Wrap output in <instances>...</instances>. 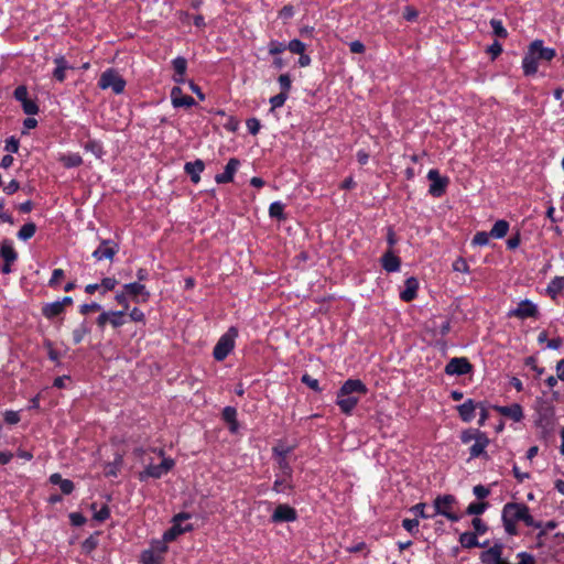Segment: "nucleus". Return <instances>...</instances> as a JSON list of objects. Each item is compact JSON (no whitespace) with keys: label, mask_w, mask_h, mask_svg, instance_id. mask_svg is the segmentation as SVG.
<instances>
[{"label":"nucleus","mask_w":564,"mask_h":564,"mask_svg":"<svg viewBox=\"0 0 564 564\" xmlns=\"http://www.w3.org/2000/svg\"><path fill=\"white\" fill-rule=\"evenodd\" d=\"M117 283L118 282L115 278H104L99 284V286L102 289V294H105L107 291H112Z\"/></svg>","instance_id":"nucleus-59"},{"label":"nucleus","mask_w":564,"mask_h":564,"mask_svg":"<svg viewBox=\"0 0 564 564\" xmlns=\"http://www.w3.org/2000/svg\"><path fill=\"white\" fill-rule=\"evenodd\" d=\"M425 508H426V505L423 503V502H420L415 506H413L411 508V511L416 516V517H421L423 519H427V518H433L434 517V513L433 514H427L425 513Z\"/></svg>","instance_id":"nucleus-55"},{"label":"nucleus","mask_w":564,"mask_h":564,"mask_svg":"<svg viewBox=\"0 0 564 564\" xmlns=\"http://www.w3.org/2000/svg\"><path fill=\"white\" fill-rule=\"evenodd\" d=\"M238 336V330L230 327L224 335L220 336L213 350V357L217 361H223L227 358L235 347V339Z\"/></svg>","instance_id":"nucleus-3"},{"label":"nucleus","mask_w":564,"mask_h":564,"mask_svg":"<svg viewBox=\"0 0 564 564\" xmlns=\"http://www.w3.org/2000/svg\"><path fill=\"white\" fill-rule=\"evenodd\" d=\"M522 522L527 527H530V528H535V529H541L542 528V522L541 521H535L533 519V517L530 514V509L527 510V512H525V514L523 517Z\"/></svg>","instance_id":"nucleus-61"},{"label":"nucleus","mask_w":564,"mask_h":564,"mask_svg":"<svg viewBox=\"0 0 564 564\" xmlns=\"http://www.w3.org/2000/svg\"><path fill=\"white\" fill-rule=\"evenodd\" d=\"M149 549L164 560V554L167 551V541L163 536L161 540H153Z\"/></svg>","instance_id":"nucleus-37"},{"label":"nucleus","mask_w":564,"mask_h":564,"mask_svg":"<svg viewBox=\"0 0 564 564\" xmlns=\"http://www.w3.org/2000/svg\"><path fill=\"white\" fill-rule=\"evenodd\" d=\"M36 231V225L33 221L24 224L18 231V238L22 241L31 239Z\"/></svg>","instance_id":"nucleus-33"},{"label":"nucleus","mask_w":564,"mask_h":564,"mask_svg":"<svg viewBox=\"0 0 564 564\" xmlns=\"http://www.w3.org/2000/svg\"><path fill=\"white\" fill-rule=\"evenodd\" d=\"M508 230H509V223L507 220L500 219L494 224V226L490 230V236L494 238L500 239V238H503L508 234Z\"/></svg>","instance_id":"nucleus-30"},{"label":"nucleus","mask_w":564,"mask_h":564,"mask_svg":"<svg viewBox=\"0 0 564 564\" xmlns=\"http://www.w3.org/2000/svg\"><path fill=\"white\" fill-rule=\"evenodd\" d=\"M539 311L535 304L529 300H523L518 304L517 308L510 311L509 316H516L524 319L529 317H536Z\"/></svg>","instance_id":"nucleus-13"},{"label":"nucleus","mask_w":564,"mask_h":564,"mask_svg":"<svg viewBox=\"0 0 564 564\" xmlns=\"http://www.w3.org/2000/svg\"><path fill=\"white\" fill-rule=\"evenodd\" d=\"M490 26L492 29L494 34L497 37L506 39L508 36V31L506 30V28L503 26V24L500 20L491 19Z\"/></svg>","instance_id":"nucleus-41"},{"label":"nucleus","mask_w":564,"mask_h":564,"mask_svg":"<svg viewBox=\"0 0 564 564\" xmlns=\"http://www.w3.org/2000/svg\"><path fill=\"white\" fill-rule=\"evenodd\" d=\"M459 543L465 549H473L479 545V541L477 539L476 533L473 532H464L459 536Z\"/></svg>","instance_id":"nucleus-32"},{"label":"nucleus","mask_w":564,"mask_h":564,"mask_svg":"<svg viewBox=\"0 0 564 564\" xmlns=\"http://www.w3.org/2000/svg\"><path fill=\"white\" fill-rule=\"evenodd\" d=\"M223 420L228 424L237 419V410L234 406H226L221 413Z\"/></svg>","instance_id":"nucleus-56"},{"label":"nucleus","mask_w":564,"mask_h":564,"mask_svg":"<svg viewBox=\"0 0 564 564\" xmlns=\"http://www.w3.org/2000/svg\"><path fill=\"white\" fill-rule=\"evenodd\" d=\"M278 82L281 88V93H285L286 95H289V91L291 90L292 87V80L290 75L281 74L278 78Z\"/></svg>","instance_id":"nucleus-47"},{"label":"nucleus","mask_w":564,"mask_h":564,"mask_svg":"<svg viewBox=\"0 0 564 564\" xmlns=\"http://www.w3.org/2000/svg\"><path fill=\"white\" fill-rule=\"evenodd\" d=\"M101 310V305L93 302L90 304H83L79 306V313L83 315H87L90 312H98Z\"/></svg>","instance_id":"nucleus-63"},{"label":"nucleus","mask_w":564,"mask_h":564,"mask_svg":"<svg viewBox=\"0 0 564 564\" xmlns=\"http://www.w3.org/2000/svg\"><path fill=\"white\" fill-rule=\"evenodd\" d=\"M123 290L138 304L147 303L151 296L145 285L141 284L140 282L127 283L123 285Z\"/></svg>","instance_id":"nucleus-10"},{"label":"nucleus","mask_w":564,"mask_h":564,"mask_svg":"<svg viewBox=\"0 0 564 564\" xmlns=\"http://www.w3.org/2000/svg\"><path fill=\"white\" fill-rule=\"evenodd\" d=\"M479 433H482L481 431L479 430H473V429H468V430H465L462 432L460 434V441L464 443V444H468L470 443L473 440L475 441L477 437H478V434Z\"/></svg>","instance_id":"nucleus-51"},{"label":"nucleus","mask_w":564,"mask_h":564,"mask_svg":"<svg viewBox=\"0 0 564 564\" xmlns=\"http://www.w3.org/2000/svg\"><path fill=\"white\" fill-rule=\"evenodd\" d=\"M268 48L270 55L276 56L286 50V44L276 40H272L269 42Z\"/></svg>","instance_id":"nucleus-44"},{"label":"nucleus","mask_w":564,"mask_h":564,"mask_svg":"<svg viewBox=\"0 0 564 564\" xmlns=\"http://www.w3.org/2000/svg\"><path fill=\"white\" fill-rule=\"evenodd\" d=\"M488 507V502H471L467 509H466V513L467 514H473V516H479V514H482L485 512V510L487 509Z\"/></svg>","instance_id":"nucleus-42"},{"label":"nucleus","mask_w":564,"mask_h":564,"mask_svg":"<svg viewBox=\"0 0 564 564\" xmlns=\"http://www.w3.org/2000/svg\"><path fill=\"white\" fill-rule=\"evenodd\" d=\"M381 265L387 272H397L400 270L401 261L391 249L381 257Z\"/></svg>","instance_id":"nucleus-21"},{"label":"nucleus","mask_w":564,"mask_h":564,"mask_svg":"<svg viewBox=\"0 0 564 564\" xmlns=\"http://www.w3.org/2000/svg\"><path fill=\"white\" fill-rule=\"evenodd\" d=\"M3 419L8 424H17L20 422V414L17 411L7 410L3 413Z\"/></svg>","instance_id":"nucleus-62"},{"label":"nucleus","mask_w":564,"mask_h":564,"mask_svg":"<svg viewBox=\"0 0 564 564\" xmlns=\"http://www.w3.org/2000/svg\"><path fill=\"white\" fill-rule=\"evenodd\" d=\"M473 370V365L466 357H454L445 366V373L448 376H464Z\"/></svg>","instance_id":"nucleus-9"},{"label":"nucleus","mask_w":564,"mask_h":564,"mask_svg":"<svg viewBox=\"0 0 564 564\" xmlns=\"http://www.w3.org/2000/svg\"><path fill=\"white\" fill-rule=\"evenodd\" d=\"M297 518L296 510L289 505H279L271 516L273 523L293 522Z\"/></svg>","instance_id":"nucleus-11"},{"label":"nucleus","mask_w":564,"mask_h":564,"mask_svg":"<svg viewBox=\"0 0 564 564\" xmlns=\"http://www.w3.org/2000/svg\"><path fill=\"white\" fill-rule=\"evenodd\" d=\"M301 381L314 391H321L318 380L311 377L308 373L302 376Z\"/></svg>","instance_id":"nucleus-54"},{"label":"nucleus","mask_w":564,"mask_h":564,"mask_svg":"<svg viewBox=\"0 0 564 564\" xmlns=\"http://www.w3.org/2000/svg\"><path fill=\"white\" fill-rule=\"evenodd\" d=\"M96 503L91 505V509L95 510L94 512V520L97 522H104L110 517V509L107 505H104L99 510H96Z\"/></svg>","instance_id":"nucleus-39"},{"label":"nucleus","mask_w":564,"mask_h":564,"mask_svg":"<svg viewBox=\"0 0 564 564\" xmlns=\"http://www.w3.org/2000/svg\"><path fill=\"white\" fill-rule=\"evenodd\" d=\"M110 316L109 324L115 328H118L126 323L124 311H110Z\"/></svg>","instance_id":"nucleus-40"},{"label":"nucleus","mask_w":564,"mask_h":564,"mask_svg":"<svg viewBox=\"0 0 564 564\" xmlns=\"http://www.w3.org/2000/svg\"><path fill=\"white\" fill-rule=\"evenodd\" d=\"M248 131L250 134L256 135L260 131L261 123L260 120L257 118H250L246 122Z\"/></svg>","instance_id":"nucleus-58"},{"label":"nucleus","mask_w":564,"mask_h":564,"mask_svg":"<svg viewBox=\"0 0 564 564\" xmlns=\"http://www.w3.org/2000/svg\"><path fill=\"white\" fill-rule=\"evenodd\" d=\"M471 524L475 529V532L476 535L477 534H485L488 530V527L484 523V521L480 519V518H474L473 521H471Z\"/></svg>","instance_id":"nucleus-60"},{"label":"nucleus","mask_w":564,"mask_h":564,"mask_svg":"<svg viewBox=\"0 0 564 564\" xmlns=\"http://www.w3.org/2000/svg\"><path fill=\"white\" fill-rule=\"evenodd\" d=\"M171 99H172V105L175 108H181V107L188 108V107H192V106H194L196 104L192 96L183 95L182 89L180 87H177V86L172 88V90H171Z\"/></svg>","instance_id":"nucleus-16"},{"label":"nucleus","mask_w":564,"mask_h":564,"mask_svg":"<svg viewBox=\"0 0 564 564\" xmlns=\"http://www.w3.org/2000/svg\"><path fill=\"white\" fill-rule=\"evenodd\" d=\"M367 392L368 389L361 380L348 379L337 392L336 404L343 413L349 415L359 402L360 395Z\"/></svg>","instance_id":"nucleus-1"},{"label":"nucleus","mask_w":564,"mask_h":564,"mask_svg":"<svg viewBox=\"0 0 564 564\" xmlns=\"http://www.w3.org/2000/svg\"><path fill=\"white\" fill-rule=\"evenodd\" d=\"M140 562L142 564H162L163 558L156 555L151 549L142 551L140 555Z\"/></svg>","instance_id":"nucleus-34"},{"label":"nucleus","mask_w":564,"mask_h":564,"mask_svg":"<svg viewBox=\"0 0 564 564\" xmlns=\"http://www.w3.org/2000/svg\"><path fill=\"white\" fill-rule=\"evenodd\" d=\"M64 313L63 306L58 301L46 303L42 307V314L47 319H53Z\"/></svg>","instance_id":"nucleus-26"},{"label":"nucleus","mask_w":564,"mask_h":564,"mask_svg":"<svg viewBox=\"0 0 564 564\" xmlns=\"http://www.w3.org/2000/svg\"><path fill=\"white\" fill-rule=\"evenodd\" d=\"M84 149L87 152H90L91 154H94L97 159H100L105 153L102 144L97 140H88L84 144Z\"/></svg>","instance_id":"nucleus-36"},{"label":"nucleus","mask_w":564,"mask_h":564,"mask_svg":"<svg viewBox=\"0 0 564 564\" xmlns=\"http://www.w3.org/2000/svg\"><path fill=\"white\" fill-rule=\"evenodd\" d=\"M19 140L12 135L6 140L4 150L9 153H17L19 151Z\"/></svg>","instance_id":"nucleus-57"},{"label":"nucleus","mask_w":564,"mask_h":564,"mask_svg":"<svg viewBox=\"0 0 564 564\" xmlns=\"http://www.w3.org/2000/svg\"><path fill=\"white\" fill-rule=\"evenodd\" d=\"M492 409L499 414L510 417L514 422H520L523 419V410L519 403H513L511 405H492Z\"/></svg>","instance_id":"nucleus-14"},{"label":"nucleus","mask_w":564,"mask_h":564,"mask_svg":"<svg viewBox=\"0 0 564 564\" xmlns=\"http://www.w3.org/2000/svg\"><path fill=\"white\" fill-rule=\"evenodd\" d=\"M402 527L411 534H415L419 532V520L417 519H404L402 521Z\"/></svg>","instance_id":"nucleus-53"},{"label":"nucleus","mask_w":564,"mask_h":564,"mask_svg":"<svg viewBox=\"0 0 564 564\" xmlns=\"http://www.w3.org/2000/svg\"><path fill=\"white\" fill-rule=\"evenodd\" d=\"M21 106H22V109L24 111V113L29 115V116H33V115H36L39 112V106L35 102V100H32V99H25L24 101L21 102Z\"/></svg>","instance_id":"nucleus-45"},{"label":"nucleus","mask_w":564,"mask_h":564,"mask_svg":"<svg viewBox=\"0 0 564 564\" xmlns=\"http://www.w3.org/2000/svg\"><path fill=\"white\" fill-rule=\"evenodd\" d=\"M172 64H173V68L175 70L176 75L183 77L185 75L186 68H187L186 59L182 56H178L173 59Z\"/></svg>","instance_id":"nucleus-43"},{"label":"nucleus","mask_w":564,"mask_h":564,"mask_svg":"<svg viewBox=\"0 0 564 564\" xmlns=\"http://www.w3.org/2000/svg\"><path fill=\"white\" fill-rule=\"evenodd\" d=\"M174 467V460L172 458H163V460L158 464H149L144 470L139 473V479L141 481L147 480L148 478L159 479L163 475L167 474Z\"/></svg>","instance_id":"nucleus-7"},{"label":"nucleus","mask_w":564,"mask_h":564,"mask_svg":"<svg viewBox=\"0 0 564 564\" xmlns=\"http://www.w3.org/2000/svg\"><path fill=\"white\" fill-rule=\"evenodd\" d=\"M561 282H562V276H555L554 279L551 280V282L549 283V285L546 288V293L553 300H555L556 296L561 293V285H560Z\"/></svg>","instance_id":"nucleus-38"},{"label":"nucleus","mask_w":564,"mask_h":564,"mask_svg":"<svg viewBox=\"0 0 564 564\" xmlns=\"http://www.w3.org/2000/svg\"><path fill=\"white\" fill-rule=\"evenodd\" d=\"M456 503V498L453 495L437 496L434 500V516L441 514L447 518L452 522H457L460 516L453 511V507Z\"/></svg>","instance_id":"nucleus-6"},{"label":"nucleus","mask_w":564,"mask_h":564,"mask_svg":"<svg viewBox=\"0 0 564 564\" xmlns=\"http://www.w3.org/2000/svg\"><path fill=\"white\" fill-rule=\"evenodd\" d=\"M488 444L489 438L486 435V433H479L478 437L475 440V443L469 448L470 459L486 455V447L488 446Z\"/></svg>","instance_id":"nucleus-20"},{"label":"nucleus","mask_w":564,"mask_h":564,"mask_svg":"<svg viewBox=\"0 0 564 564\" xmlns=\"http://www.w3.org/2000/svg\"><path fill=\"white\" fill-rule=\"evenodd\" d=\"M286 48L294 54H300L305 52L306 45L302 41L294 39L289 42Z\"/></svg>","instance_id":"nucleus-49"},{"label":"nucleus","mask_w":564,"mask_h":564,"mask_svg":"<svg viewBox=\"0 0 564 564\" xmlns=\"http://www.w3.org/2000/svg\"><path fill=\"white\" fill-rule=\"evenodd\" d=\"M489 237H491L490 232L478 231L474 236L471 243L475 246H481V247L487 246L489 243Z\"/></svg>","instance_id":"nucleus-48"},{"label":"nucleus","mask_w":564,"mask_h":564,"mask_svg":"<svg viewBox=\"0 0 564 564\" xmlns=\"http://www.w3.org/2000/svg\"><path fill=\"white\" fill-rule=\"evenodd\" d=\"M529 507L525 503L508 502L502 508L501 519L503 528L509 535H517V523L522 522Z\"/></svg>","instance_id":"nucleus-2"},{"label":"nucleus","mask_w":564,"mask_h":564,"mask_svg":"<svg viewBox=\"0 0 564 564\" xmlns=\"http://www.w3.org/2000/svg\"><path fill=\"white\" fill-rule=\"evenodd\" d=\"M478 403L474 402L473 399L466 400L464 403L457 405V411L460 419L464 422H470L475 417V410Z\"/></svg>","instance_id":"nucleus-22"},{"label":"nucleus","mask_w":564,"mask_h":564,"mask_svg":"<svg viewBox=\"0 0 564 564\" xmlns=\"http://www.w3.org/2000/svg\"><path fill=\"white\" fill-rule=\"evenodd\" d=\"M535 425L540 431L542 438H549L555 430L554 410L551 406H545L539 410Z\"/></svg>","instance_id":"nucleus-5"},{"label":"nucleus","mask_w":564,"mask_h":564,"mask_svg":"<svg viewBox=\"0 0 564 564\" xmlns=\"http://www.w3.org/2000/svg\"><path fill=\"white\" fill-rule=\"evenodd\" d=\"M269 215L271 218L285 220L286 215L284 214V204L281 202H273L269 207Z\"/></svg>","instance_id":"nucleus-35"},{"label":"nucleus","mask_w":564,"mask_h":564,"mask_svg":"<svg viewBox=\"0 0 564 564\" xmlns=\"http://www.w3.org/2000/svg\"><path fill=\"white\" fill-rule=\"evenodd\" d=\"M90 332L91 328L87 319H84L72 333L74 344L77 345L82 343L85 336L88 335Z\"/></svg>","instance_id":"nucleus-28"},{"label":"nucleus","mask_w":564,"mask_h":564,"mask_svg":"<svg viewBox=\"0 0 564 564\" xmlns=\"http://www.w3.org/2000/svg\"><path fill=\"white\" fill-rule=\"evenodd\" d=\"M54 63L56 64V67L53 72V76L56 80H58L59 83L64 82L65 80V70L68 69V68H72L66 58L64 56H57L55 59H54Z\"/></svg>","instance_id":"nucleus-27"},{"label":"nucleus","mask_w":564,"mask_h":564,"mask_svg":"<svg viewBox=\"0 0 564 564\" xmlns=\"http://www.w3.org/2000/svg\"><path fill=\"white\" fill-rule=\"evenodd\" d=\"M50 482L57 485L64 495H70L75 488L72 480L64 479L58 473H54L50 476Z\"/></svg>","instance_id":"nucleus-24"},{"label":"nucleus","mask_w":564,"mask_h":564,"mask_svg":"<svg viewBox=\"0 0 564 564\" xmlns=\"http://www.w3.org/2000/svg\"><path fill=\"white\" fill-rule=\"evenodd\" d=\"M427 178L431 181L429 193L433 197H441L445 194L446 187L449 183L448 177L441 176L440 172L435 169L430 170L427 173Z\"/></svg>","instance_id":"nucleus-8"},{"label":"nucleus","mask_w":564,"mask_h":564,"mask_svg":"<svg viewBox=\"0 0 564 564\" xmlns=\"http://www.w3.org/2000/svg\"><path fill=\"white\" fill-rule=\"evenodd\" d=\"M59 161L67 169L77 167L83 163V159L78 153L64 154L61 156Z\"/></svg>","instance_id":"nucleus-31"},{"label":"nucleus","mask_w":564,"mask_h":564,"mask_svg":"<svg viewBox=\"0 0 564 564\" xmlns=\"http://www.w3.org/2000/svg\"><path fill=\"white\" fill-rule=\"evenodd\" d=\"M192 529V524H186L185 527H182V524L173 522V525L164 532L163 538L165 539V541L171 542L175 540L180 534L188 532Z\"/></svg>","instance_id":"nucleus-25"},{"label":"nucleus","mask_w":564,"mask_h":564,"mask_svg":"<svg viewBox=\"0 0 564 564\" xmlns=\"http://www.w3.org/2000/svg\"><path fill=\"white\" fill-rule=\"evenodd\" d=\"M119 247L112 240H102L99 247L93 252V257L97 260H112L118 252Z\"/></svg>","instance_id":"nucleus-12"},{"label":"nucleus","mask_w":564,"mask_h":564,"mask_svg":"<svg viewBox=\"0 0 564 564\" xmlns=\"http://www.w3.org/2000/svg\"><path fill=\"white\" fill-rule=\"evenodd\" d=\"M273 455L276 457V459L279 458H286V456L291 453L292 448L290 446H283V445H279V446H275L273 447Z\"/></svg>","instance_id":"nucleus-64"},{"label":"nucleus","mask_w":564,"mask_h":564,"mask_svg":"<svg viewBox=\"0 0 564 564\" xmlns=\"http://www.w3.org/2000/svg\"><path fill=\"white\" fill-rule=\"evenodd\" d=\"M538 57L529 47L522 59V68L525 76H532L538 72Z\"/></svg>","instance_id":"nucleus-23"},{"label":"nucleus","mask_w":564,"mask_h":564,"mask_svg":"<svg viewBox=\"0 0 564 564\" xmlns=\"http://www.w3.org/2000/svg\"><path fill=\"white\" fill-rule=\"evenodd\" d=\"M279 469L283 477L291 478L293 469L286 458L282 457L276 459Z\"/></svg>","instance_id":"nucleus-46"},{"label":"nucleus","mask_w":564,"mask_h":564,"mask_svg":"<svg viewBox=\"0 0 564 564\" xmlns=\"http://www.w3.org/2000/svg\"><path fill=\"white\" fill-rule=\"evenodd\" d=\"M419 281L414 276L405 280L404 290L400 292V299L404 302L413 301L417 295Z\"/></svg>","instance_id":"nucleus-18"},{"label":"nucleus","mask_w":564,"mask_h":564,"mask_svg":"<svg viewBox=\"0 0 564 564\" xmlns=\"http://www.w3.org/2000/svg\"><path fill=\"white\" fill-rule=\"evenodd\" d=\"M98 86L101 89L110 88L115 94H122L126 87V80L113 68L106 69L99 78Z\"/></svg>","instance_id":"nucleus-4"},{"label":"nucleus","mask_w":564,"mask_h":564,"mask_svg":"<svg viewBox=\"0 0 564 564\" xmlns=\"http://www.w3.org/2000/svg\"><path fill=\"white\" fill-rule=\"evenodd\" d=\"M290 478L283 477L282 479H276L273 484V490L275 492H284L286 489H292L293 486L289 481Z\"/></svg>","instance_id":"nucleus-50"},{"label":"nucleus","mask_w":564,"mask_h":564,"mask_svg":"<svg viewBox=\"0 0 564 564\" xmlns=\"http://www.w3.org/2000/svg\"><path fill=\"white\" fill-rule=\"evenodd\" d=\"M240 165V161L236 158L229 159L225 166V171L215 176V181L218 184H225L234 181V175Z\"/></svg>","instance_id":"nucleus-15"},{"label":"nucleus","mask_w":564,"mask_h":564,"mask_svg":"<svg viewBox=\"0 0 564 564\" xmlns=\"http://www.w3.org/2000/svg\"><path fill=\"white\" fill-rule=\"evenodd\" d=\"M288 96L285 93H280L273 97L270 98L269 102L271 104V109L274 110L276 108H281L284 102L288 99Z\"/></svg>","instance_id":"nucleus-52"},{"label":"nucleus","mask_w":564,"mask_h":564,"mask_svg":"<svg viewBox=\"0 0 564 564\" xmlns=\"http://www.w3.org/2000/svg\"><path fill=\"white\" fill-rule=\"evenodd\" d=\"M0 257L3 259L4 262H11L13 263L18 259V253L12 247V245L4 240L2 242L1 249H0Z\"/></svg>","instance_id":"nucleus-29"},{"label":"nucleus","mask_w":564,"mask_h":564,"mask_svg":"<svg viewBox=\"0 0 564 564\" xmlns=\"http://www.w3.org/2000/svg\"><path fill=\"white\" fill-rule=\"evenodd\" d=\"M531 51L536 55L539 59L551 61L555 57L556 53L554 48L544 47L542 40H534L530 44Z\"/></svg>","instance_id":"nucleus-17"},{"label":"nucleus","mask_w":564,"mask_h":564,"mask_svg":"<svg viewBox=\"0 0 564 564\" xmlns=\"http://www.w3.org/2000/svg\"><path fill=\"white\" fill-rule=\"evenodd\" d=\"M205 164L200 159H197L193 162H186L184 165V171L189 175L191 181L194 184H197L200 181V173L204 171Z\"/></svg>","instance_id":"nucleus-19"}]
</instances>
